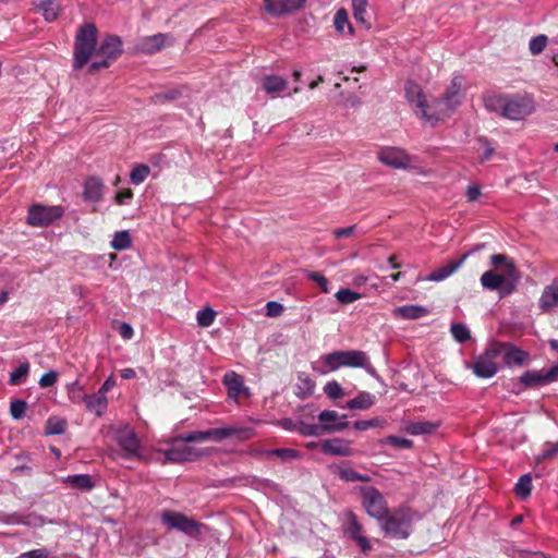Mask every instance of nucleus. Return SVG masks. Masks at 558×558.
<instances>
[{
    "instance_id": "1",
    "label": "nucleus",
    "mask_w": 558,
    "mask_h": 558,
    "mask_svg": "<svg viewBox=\"0 0 558 558\" xmlns=\"http://www.w3.org/2000/svg\"><path fill=\"white\" fill-rule=\"evenodd\" d=\"M98 29L93 23L80 26L74 43V70L83 69L93 56L101 60H95L88 68V73L94 74L100 69H107L123 52L122 40L117 35H107L97 48Z\"/></svg>"
},
{
    "instance_id": "2",
    "label": "nucleus",
    "mask_w": 558,
    "mask_h": 558,
    "mask_svg": "<svg viewBox=\"0 0 558 558\" xmlns=\"http://www.w3.org/2000/svg\"><path fill=\"white\" fill-rule=\"evenodd\" d=\"M461 80L453 77L450 85L440 98L426 101L420 118L429 122L433 126L440 121L450 118L461 105L463 94Z\"/></svg>"
},
{
    "instance_id": "3",
    "label": "nucleus",
    "mask_w": 558,
    "mask_h": 558,
    "mask_svg": "<svg viewBox=\"0 0 558 558\" xmlns=\"http://www.w3.org/2000/svg\"><path fill=\"white\" fill-rule=\"evenodd\" d=\"M320 363L324 374L335 372L340 367L364 368L371 375L376 372L366 352L360 350L333 351L322 355Z\"/></svg>"
},
{
    "instance_id": "4",
    "label": "nucleus",
    "mask_w": 558,
    "mask_h": 558,
    "mask_svg": "<svg viewBox=\"0 0 558 558\" xmlns=\"http://www.w3.org/2000/svg\"><path fill=\"white\" fill-rule=\"evenodd\" d=\"M417 512L410 507H398L389 510L380 522L385 534L397 539H407L412 533V523L417 519Z\"/></svg>"
},
{
    "instance_id": "5",
    "label": "nucleus",
    "mask_w": 558,
    "mask_h": 558,
    "mask_svg": "<svg viewBox=\"0 0 558 558\" xmlns=\"http://www.w3.org/2000/svg\"><path fill=\"white\" fill-rule=\"evenodd\" d=\"M486 107L494 111H500L501 116L511 120L523 119L533 111L531 100L519 96L490 98L486 101Z\"/></svg>"
},
{
    "instance_id": "6",
    "label": "nucleus",
    "mask_w": 558,
    "mask_h": 558,
    "mask_svg": "<svg viewBox=\"0 0 558 558\" xmlns=\"http://www.w3.org/2000/svg\"><path fill=\"white\" fill-rule=\"evenodd\" d=\"M255 432L251 427L243 426H227L219 428H210L207 430L192 432L185 437L186 440L191 441H222L227 438H235L240 441H245L254 437Z\"/></svg>"
},
{
    "instance_id": "7",
    "label": "nucleus",
    "mask_w": 558,
    "mask_h": 558,
    "mask_svg": "<svg viewBox=\"0 0 558 558\" xmlns=\"http://www.w3.org/2000/svg\"><path fill=\"white\" fill-rule=\"evenodd\" d=\"M161 523L167 526L168 530L180 531L193 538H197L206 527L205 524L194 520L193 518L172 510L162 511Z\"/></svg>"
},
{
    "instance_id": "8",
    "label": "nucleus",
    "mask_w": 558,
    "mask_h": 558,
    "mask_svg": "<svg viewBox=\"0 0 558 558\" xmlns=\"http://www.w3.org/2000/svg\"><path fill=\"white\" fill-rule=\"evenodd\" d=\"M341 529L344 537L355 543L362 554L368 555L372 551L373 546L365 535L364 526L352 510L344 512Z\"/></svg>"
},
{
    "instance_id": "9",
    "label": "nucleus",
    "mask_w": 558,
    "mask_h": 558,
    "mask_svg": "<svg viewBox=\"0 0 558 558\" xmlns=\"http://www.w3.org/2000/svg\"><path fill=\"white\" fill-rule=\"evenodd\" d=\"M359 493L362 497V506L366 513L378 522L387 517L389 511L384 495L374 486H360Z\"/></svg>"
},
{
    "instance_id": "10",
    "label": "nucleus",
    "mask_w": 558,
    "mask_h": 558,
    "mask_svg": "<svg viewBox=\"0 0 558 558\" xmlns=\"http://www.w3.org/2000/svg\"><path fill=\"white\" fill-rule=\"evenodd\" d=\"M190 433L180 435L171 441V447L163 451L165 460L162 463H181L186 461H194L203 456V452L196 448L187 446L191 440H186L185 437Z\"/></svg>"
},
{
    "instance_id": "11",
    "label": "nucleus",
    "mask_w": 558,
    "mask_h": 558,
    "mask_svg": "<svg viewBox=\"0 0 558 558\" xmlns=\"http://www.w3.org/2000/svg\"><path fill=\"white\" fill-rule=\"evenodd\" d=\"M64 215L62 206L34 204L28 208L26 223L31 227H48Z\"/></svg>"
},
{
    "instance_id": "12",
    "label": "nucleus",
    "mask_w": 558,
    "mask_h": 558,
    "mask_svg": "<svg viewBox=\"0 0 558 558\" xmlns=\"http://www.w3.org/2000/svg\"><path fill=\"white\" fill-rule=\"evenodd\" d=\"M117 442L122 450V458L144 462L147 461V458L142 453L141 441L136 433L130 427H124L118 430Z\"/></svg>"
},
{
    "instance_id": "13",
    "label": "nucleus",
    "mask_w": 558,
    "mask_h": 558,
    "mask_svg": "<svg viewBox=\"0 0 558 558\" xmlns=\"http://www.w3.org/2000/svg\"><path fill=\"white\" fill-rule=\"evenodd\" d=\"M502 347L504 345L498 344V342H493L485 352L475 360L473 372L477 377L490 378L497 373L498 367L495 360L501 355Z\"/></svg>"
},
{
    "instance_id": "14",
    "label": "nucleus",
    "mask_w": 558,
    "mask_h": 558,
    "mask_svg": "<svg viewBox=\"0 0 558 558\" xmlns=\"http://www.w3.org/2000/svg\"><path fill=\"white\" fill-rule=\"evenodd\" d=\"M514 279H508V276L496 274L493 270L485 271L481 276V284L490 291L498 290L501 295H508L514 291Z\"/></svg>"
},
{
    "instance_id": "15",
    "label": "nucleus",
    "mask_w": 558,
    "mask_h": 558,
    "mask_svg": "<svg viewBox=\"0 0 558 558\" xmlns=\"http://www.w3.org/2000/svg\"><path fill=\"white\" fill-rule=\"evenodd\" d=\"M171 44L172 37L169 34L158 33L141 38L135 45V50L145 54H154Z\"/></svg>"
},
{
    "instance_id": "16",
    "label": "nucleus",
    "mask_w": 558,
    "mask_h": 558,
    "mask_svg": "<svg viewBox=\"0 0 558 558\" xmlns=\"http://www.w3.org/2000/svg\"><path fill=\"white\" fill-rule=\"evenodd\" d=\"M556 380H558V365L550 367L546 372L529 371L520 377V381L526 387H541Z\"/></svg>"
},
{
    "instance_id": "17",
    "label": "nucleus",
    "mask_w": 558,
    "mask_h": 558,
    "mask_svg": "<svg viewBox=\"0 0 558 558\" xmlns=\"http://www.w3.org/2000/svg\"><path fill=\"white\" fill-rule=\"evenodd\" d=\"M306 0H264L265 11L274 17H280L300 10Z\"/></svg>"
},
{
    "instance_id": "18",
    "label": "nucleus",
    "mask_w": 558,
    "mask_h": 558,
    "mask_svg": "<svg viewBox=\"0 0 558 558\" xmlns=\"http://www.w3.org/2000/svg\"><path fill=\"white\" fill-rule=\"evenodd\" d=\"M378 159L392 168H405L410 163V158L404 150L396 147L384 148L378 153Z\"/></svg>"
},
{
    "instance_id": "19",
    "label": "nucleus",
    "mask_w": 558,
    "mask_h": 558,
    "mask_svg": "<svg viewBox=\"0 0 558 558\" xmlns=\"http://www.w3.org/2000/svg\"><path fill=\"white\" fill-rule=\"evenodd\" d=\"M538 307L544 313L558 311V278H555L550 284L544 288L538 300Z\"/></svg>"
},
{
    "instance_id": "20",
    "label": "nucleus",
    "mask_w": 558,
    "mask_h": 558,
    "mask_svg": "<svg viewBox=\"0 0 558 558\" xmlns=\"http://www.w3.org/2000/svg\"><path fill=\"white\" fill-rule=\"evenodd\" d=\"M404 90L408 101L414 108L415 114L420 117L427 101L421 86L413 81H408Z\"/></svg>"
},
{
    "instance_id": "21",
    "label": "nucleus",
    "mask_w": 558,
    "mask_h": 558,
    "mask_svg": "<svg viewBox=\"0 0 558 558\" xmlns=\"http://www.w3.org/2000/svg\"><path fill=\"white\" fill-rule=\"evenodd\" d=\"M347 415L339 416L333 410H324L318 414L320 425L328 427V433L341 432L349 426V422L343 421Z\"/></svg>"
},
{
    "instance_id": "22",
    "label": "nucleus",
    "mask_w": 558,
    "mask_h": 558,
    "mask_svg": "<svg viewBox=\"0 0 558 558\" xmlns=\"http://www.w3.org/2000/svg\"><path fill=\"white\" fill-rule=\"evenodd\" d=\"M320 451L325 454L339 457H349L353 453L349 444L339 438L322 440Z\"/></svg>"
},
{
    "instance_id": "23",
    "label": "nucleus",
    "mask_w": 558,
    "mask_h": 558,
    "mask_svg": "<svg viewBox=\"0 0 558 558\" xmlns=\"http://www.w3.org/2000/svg\"><path fill=\"white\" fill-rule=\"evenodd\" d=\"M498 344L504 345L501 354H504V361L508 366H521L526 362L529 357L527 352L508 342H498Z\"/></svg>"
},
{
    "instance_id": "24",
    "label": "nucleus",
    "mask_w": 558,
    "mask_h": 558,
    "mask_svg": "<svg viewBox=\"0 0 558 558\" xmlns=\"http://www.w3.org/2000/svg\"><path fill=\"white\" fill-rule=\"evenodd\" d=\"M104 183L97 177H90L85 181L83 197L87 202L97 203L102 198Z\"/></svg>"
},
{
    "instance_id": "25",
    "label": "nucleus",
    "mask_w": 558,
    "mask_h": 558,
    "mask_svg": "<svg viewBox=\"0 0 558 558\" xmlns=\"http://www.w3.org/2000/svg\"><path fill=\"white\" fill-rule=\"evenodd\" d=\"M82 401L85 403L86 409L89 412L95 413L97 416H101L107 409L108 400L102 392H95L93 395H83Z\"/></svg>"
},
{
    "instance_id": "26",
    "label": "nucleus",
    "mask_w": 558,
    "mask_h": 558,
    "mask_svg": "<svg viewBox=\"0 0 558 558\" xmlns=\"http://www.w3.org/2000/svg\"><path fill=\"white\" fill-rule=\"evenodd\" d=\"M490 264L501 271V275L508 276V279H515L518 271L512 259L504 254H494L490 256Z\"/></svg>"
},
{
    "instance_id": "27",
    "label": "nucleus",
    "mask_w": 558,
    "mask_h": 558,
    "mask_svg": "<svg viewBox=\"0 0 558 558\" xmlns=\"http://www.w3.org/2000/svg\"><path fill=\"white\" fill-rule=\"evenodd\" d=\"M223 384L228 389L230 398H239L245 390L242 377L234 372H229L223 376Z\"/></svg>"
},
{
    "instance_id": "28",
    "label": "nucleus",
    "mask_w": 558,
    "mask_h": 558,
    "mask_svg": "<svg viewBox=\"0 0 558 558\" xmlns=\"http://www.w3.org/2000/svg\"><path fill=\"white\" fill-rule=\"evenodd\" d=\"M396 318L418 319L428 314V310L420 305H403L396 307L392 312Z\"/></svg>"
},
{
    "instance_id": "29",
    "label": "nucleus",
    "mask_w": 558,
    "mask_h": 558,
    "mask_svg": "<svg viewBox=\"0 0 558 558\" xmlns=\"http://www.w3.org/2000/svg\"><path fill=\"white\" fill-rule=\"evenodd\" d=\"M466 255H463L459 260H452L447 265L432 271L427 277L432 281H441L452 275L464 263Z\"/></svg>"
},
{
    "instance_id": "30",
    "label": "nucleus",
    "mask_w": 558,
    "mask_h": 558,
    "mask_svg": "<svg viewBox=\"0 0 558 558\" xmlns=\"http://www.w3.org/2000/svg\"><path fill=\"white\" fill-rule=\"evenodd\" d=\"M440 426L439 422L418 421L407 424L405 432L413 436L434 433Z\"/></svg>"
},
{
    "instance_id": "31",
    "label": "nucleus",
    "mask_w": 558,
    "mask_h": 558,
    "mask_svg": "<svg viewBox=\"0 0 558 558\" xmlns=\"http://www.w3.org/2000/svg\"><path fill=\"white\" fill-rule=\"evenodd\" d=\"M62 482L74 489L88 492L94 488V483L88 474L69 475Z\"/></svg>"
},
{
    "instance_id": "32",
    "label": "nucleus",
    "mask_w": 558,
    "mask_h": 558,
    "mask_svg": "<svg viewBox=\"0 0 558 558\" xmlns=\"http://www.w3.org/2000/svg\"><path fill=\"white\" fill-rule=\"evenodd\" d=\"M262 86L267 94L277 95L287 88L288 82L278 75H268L263 78Z\"/></svg>"
},
{
    "instance_id": "33",
    "label": "nucleus",
    "mask_w": 558,
    "mask_h": 558,
    "mask_svg": "<svg viewBox=\"0 0 558 558\" xmlns=\"http://www.w3.org/2000/svg\"><path fill=\"white\" fill-rule=\"evenodd\" d=\"M375 403V397L366 391H361L355 398L347 403L350 410H367Z\"/></svg>"
},
{
    "instance_id": "34",
    "label": "nucleus",
    "mask_w": 558,
    "mask_h": 558,
    "mask_svg": "<svg viewBox=\"0 0 558 558\" xmlns=\"http://www.w3.org/2000/svg\"><path fill=\"white\" fill-rule=\"evenodd\" d=\"M333 24L337 29V32L341 35L345 34V29L348 31L349 35H353L354 29L352 24L349 21V15L345 9H339L333 17Z\"/></svg>"
},
{
    "instance_id": "35",
    "label": "nucleus",
    "mask_w": 558,
    "mask_h": 558,
    "mask_svg": "<svg viewBox=\"0 0 558 558\" xmlns=\"http://www.w3.org/2000/svg\"><path fill=\"white\" fill-rule=\"evenodd\" d=\"M337 475L343 482H364L371 481V476L367 474H361L351 468L338 466Z\"/></svg>"
},
{
    "instance_id": "36",
    "label": "nucleus",
    "mask_w": 558,
    "mask_h": 558,
    "mask_svg": "<svg viewBox=\"0 0 558 558\" xmlns=\"http://www.w3.org/2000/svg\"><path fill=\"white\" fill-rule=\"evenodd\" d=\"M38 10L43 13L46 21H54L60 12V3L58 0H43L38 5Z\"/></svg>"
},
{
    "instance_id": "37",
    "label": "nucleus",
    "mask_w": 558,
    "mask_h": 558,
    "mask_svg": "<svg viewBox=\"0 0 558 558\" xmlns=\"http://www.w3.org/2000/svg\"><path fill=\"white\" fill-rule=\"evenodd\" d=\"M352 7L355 21L363 24L366 28H371V22L366 19L367 0H352Z\"/></svg>"
},
{
    "instance_id": "38",
    "label": "nucleus",
    "mask_w": 558,
    "mask_h": 558,
    "mask_svg": "<svg viewBox=\"0 0 558 558\" xmlns=\"http://www.w3.org/2000/svg\"><path fill=\"white\" fill-rule=\"evenodd\" d=\"M66 429V421L59 416H50L45 426L46 435H62Z\"/></svg>"
},
{
    "instance_id": "39",
    "label": "nucleus",
    "mask_w": 558,
    "mask_h": 558,
    "mask_svg": "<svg viewBox=\"0 0 558 558\" xmlns=\"http://www.w3.org/2000/svg\"><path fill=\"white\" fill-rule=\"evenodd\" d=\"M29 374V363L23 362L11 374L9 384L11 386H19L23 384Z\"/></svg>"
},
{
    "instance_id": "40",
    "label": "nucleus",
    "mask_w": 558,
    "mask_h": 558,
    "mask_svg": "<svg viewBox=\"0 0 558 558\" xmlns=\"http://www.w3.org/2000/svg\"><path fill=\"white\" fill-rule=\"evenodd\" d=\"M532 490V477L529 474L520 476L514 486V493L522 499L527 498Z\"/></svg>"
},
{
    "instance_id": "41",
    "label": "nucleus",
    "mask_w": 558,
    "mask_h": 558,
    "mask_svg": "<svg viewBox=\"0 0 558 558\" xmlns=\"http://www.w3.org/2000/svg\"><path fill=\"white\" fill-rule=\"evenodd\" d=\"M264 454H266L267 457L275 456V457L281 459L282 461L299 459L301 457V454L298 450L290 449V448H277V449L265 450Z\"/></svg>"
},
{
    "instance_id": "42",
    "label": "nucleus",
    "mask_w": 558,
    "mask_h": 558,
    "mask_svg": "<svg viewBox=\"0 0 558 558\" xmlns=\"http://www.w3.org/2000/svg\"><path fill=\"white\" fill-rule=\"evenodd\" d=\"M299 433L303 436H323L328 434V427L319 424H304L302 423L299 427Z\"/></svg>"
},
{
    "instance_id": "43",
    "label": "nucleus",
    "mask_w": 558,
    "mask_h": 558,
    "mask_svg": "<svg viewBox=\"0 0 558 558\" xmlns=\"http://www.w3.org/2000/svg\"><path fill=\"white\" fill-rule=\"evenodd\" d=\"M453 339L459 343H464L471 338L469 328L462 323H456L450 328Z\"/></svg>"
},
{
    "instance_id": "44",
    "label": "nucleus",
    "mask_w": 558,
    "mask_h": 558,
    "mask_svg": "<svg viewBox=\"0 0 558 558\" xmlns=\"http://www.w3.org/2000/svg\"><path fill=\"white\" fill-rule=\"evenodd\" d=\"M150 173V169L147 165H137L133 168L130 173V180L133 184L138 185L143 183Z\"/></svg>"
},
{
    "instance_id": "45",
    "label": "nucleus",
    "mask_w": 558,
    "mask_h": 558,
    "mask_svg": "<svg viewBox=\"0 0 558 558\" xmlns=\"http://www.w3.org/2000/svg\"><path fill=\"white\" fill-rule=\"evenodd\" d=\"M547 43H548V38L544 34L533 37L529 44L530 52L533 56H537V54L542 53L544 51V49L546 48Z\"/></svg>"
},
{
    "instance_id": "46",
    "label": "nucleus",
    "mask_w": 558,
    "mask_h": 558,
    "mask_svg": "<svg viewBox=\"0 0 558 558\" xmlns=\"http://www.w3.org/2000/svg\"><path fill=\"white\" fill-rule=\"evenodd\" d=\"M112 247L118 251L125 250L131 246V236L128 231L117 232L112 240Z\"/></svg>"
},
{
    "instance_id": "47",
    "label": "nucleus",
    "mask_w": 558,
    "mask_h": 558,
    "mask_svg": "<svg viewBox=\"0 0 558 558\" xmlns=\"http://www.w3.org/2000/svg\"><path fill=\"white\" fill-rule=\"evenodd\" d=\"M361 298H362V295L360 293L354 292L350 289H340L336 293V299L341 304H351V303L360 300Z\"/></svg>"
},
{
    "instance_id": "48",
    "label": "nucleus",
    "mask_w": 558,
    "mask_h": 558,
    "mask_svg": "<svg viewBox=\"0 0 558 558\" xmlns=\"http://www.w3.org/2000/svg\"><path fill=\"white\" fill-rule=\"evenodd\" d=\"M324 392L330 399H340L344 396L343 389L336 380L328 381L324 387Z\"/></svg>"
},
{
    "instance_id": "49",
    "label": "nucleus",
    "mask_w": 558,
    "mask_h": 558,
    "mask_svg": "<svg viewBox=\"0 0 558 558\" xmlns=\"http://www.w3.org/2000/svg\"><path fill=\"white\" fill-rule=\"evenodd\" d=\"M216 318V312L206 307L197 313V323L202 327H209Z\"/></svg>"
},
{
    "instance_id": "50",
    "label": "nucleus",
    "mask_w": 558,
    "mask_h": 558,
    "mask_svg": "<svg viewBox=\"0 0 558 558\" xmlns=\"http://www.w3.org/2000/svg\"><path fill=\"white\" fill-rule=\"evenodd\" d=\"M27 409V403L24 400H14L10 404V414L14 420H20L24 416Z\"/></svg>"
},
{
    "instance_id": "51",
    "label": "nucleus",
    "mask_w": 558,
    "mask_h": 558,
    "mask_svg": "<svg viewBox=\"0 0 558 558\" xmlns=\"http://www.w3.org/2000/svg\"><path fill=\"white\" fill-rule=\"evenodd\" d=\"M385 441L387 445L398 449H410L413 447L412 440L398 436H388Z\"/></svg>"
},
{
    "instance_id": "52",
    "label": "nucleus",
    "mask_w": 558,
    "mask_h": 558,
    "mask_svg": "<svg viewBox=\"0 0 558 558\" xmlns=\"http://www.w3.org/2000/svg\"><path fill=\"white\" fill-rule=\"evenodd\" d=\"M180 96H181L180 90H178V89H171V90H168V92H165V93L156 94V95L153 97V100H154V102H155V104H162V102H166V101H172V100H175V99H178Z\"/></svg>"
},
{
    "instance_id": "53",
    "label": "nucleus",
    "mask_w": 558,
    "mask_h": 558,
    "mask_svg": "<svg viewBox=\"0 0 558 558\" xmlns=\"http://www.w3.org/2000/svg\"><path fill=\"white\" fill-rule=\"evenodd\" d=\"M58 377H59V374L56 371H49V372L45 373L44 375H41L38 384L41 388H48V387L53 386L57 383Z\"/></svg>"
},
{
    "instance_id": "54",
    "label": "nucleus",
    "mask_w": 558,
    "mask_h": 558,
    "mask_svg": "<svg viewBox=\"0 0 558 558\" xmlns=\"http://www.w3.org/2000/svg\"><path fill=\"white\" fill-rule=\"evenodd\" d=\"M307 278L312 281L316 282L323 292L328 293V280L319 272L316 271H308Z\"/></svg>"
},
{
    "instance_id": "55",
    "label": "nucleus",
    "mask_w": 558,
    "mask_h": 558,
    "mask_svg": "<svg viewBox=\"0 0 558 558\" xmlns=\"http://www.w3.org/2000/svg\"><path fill=\"white\" fill-rule=\"evenodd\" d=\"M283 313V305L276 302L269 301L266 304V315L268 317H278Z\"/></svg>"
},
{
    "instance_id": "56",
    "label": "nucleus",
    "mask_w": 558,
    "mask_h": 558,
    "mask_svg": "<svg viewBox=\"0 0 558 558\" xmlns=\"http://www.w3.org/2000/svg\"><path fill=\"white\" fill-rule=\"evenodd\" d=\"M49 550L46 548L33 549L26 553H23L19 556V558H48Z\"/></svg>"
},
{
    "instance_id": "57",
    "label": "nucleus",
    "mask_w": 558,
    "mask_h": 558,
    "mask_svg": "<svg viewBox=\"0 0 558 558\" xmlns=\"http://www.w3.org/2000/svg\"><path fill=\"white\" fill-rule=\"evenodd\" d=\"M133 197V191L131 189H124L116 194V203L118 205H124Z\"/></svg>"
},
{
    "instance_id": "58",
    "label": "nucleus",
    "mask_w": 558,
    "mask_h": 558,
    "mask_svg": "<svg viewBox=\"0 0 558 558\" xmlns=\"http://www.w3.org/2000/svg\"><path fill=\"white\" fill-rule=\"evenodd\" d=\"M558 453V441L555 444L548 445V447L543 451V453L537 458V461L551 459Z\"/></svg>"
},
{
    "instance_id": "59",
    "label": "nucleus",
    "mask_w": 558,
    "mask_h": 558,
    "mask_svg": "<svg viewBox=\"0 0 558 558\" xmlns=\"http://www.w3.org/2000/svg\"><path fill=\"white\" fill-rule=\"evenodd\" d=\"M118 331H119L120 336L125 340H130L134 335L132 326L126 323H122L119 326Z\"/></svg>"
},
{
    "instance_id": "60",
    "label": "nucleus",
    "mask_w": 558,
    "mask_h": 558,
    "mask_svg": "<svg viewBox=\"0 0 558 558\" xmlns=\"http://www.w3.org/2000/svg\"><path fill=\"white\" fill-rule=\"evenodd\" d=\"M354 231H355V226H350L347 228L335 229L332 233L336 239H340L343 236L352 235L354 233Z\"/></svg>"
},
{
    "instance_id": "61",
    "label": "nucleus",
    "mask_w": 558,
    "mask_h": 558,
    "mask_svg": "<svg viewBox=\"0 0 558 558\" xmlns=\"http://www.w3.org/2000/svg\"><path fill=\"white\" fill-rule=\"evenodd\" d=\"M377 424H376V420H369V421H356L354 423V428L357 429V430H366L371 427H375Z\"/></svg>"
},
{
    "instance_id": "62",
    "label": "nucleus",
    "mask_w": 558,
    "mask_h": 558,
    "mask_svg": "<svg viewBox=\"0 0 558 558\" xmlns=\"http://www.w3.org/2000/svg\"><path fill=\"white\" fill-rule=\"evenodd\" d=\"M481 196V190L477 186H469L466 190V198L470 202L476 201Z\"/></svg>"
},
{
    "instance_id": "63",
    "label": "nucleus",
    "mask_w": 558,
    "mask_h": 558,
    "mask_svg": "<svg viewBox=\"0 0 558 558\" xmlns=\"http://www.w3.org/2000/svg\"><path fill=\"white\" fill-rule=\"evenodd\" d=\"M480 142L486 147L485 151L481 158L482 161H486L492 157V155L494 153V148L489 146V143L487 140L480 138Z\"/></svg>"
},
{
    "instance_id": "64",
    "label": "nucleus",
    "mask_w": 558,
    "mask_h": 558,
    "mask_svg": "<svg viewBox=\"0 0 558 558\" xmlns=\"http://www.w3.org/2000/svg\"><path fill=\"white\" fill-rule=\"evenodd\" d=\"M299 379L302 381L304 388L307 390V395L313 393L314 388H315V383L307 376L304 378L300 376Z\"/></svg>"
}]
</instances>
